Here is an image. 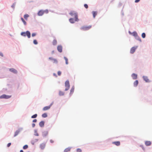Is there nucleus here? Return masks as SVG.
<instances>
[{
  "label": "nucleus",
  "mask_w": 152,
  "mask_h": 152,
  "mask_svg": "<svg viewBox=\"0 0 152 152\" xmlns=\"http://www.w3.org/2000/svg\"><path fill=\"white\" fill-rule=\"evenodd\" d=\"M69 14L72 16H74L75 17V21H78L79 19L78 18L77 13L75 11H72L69 13Z\"/></svg>",
  "instance_id": "obj_1"
},
{
  "label": "nucleus",
  "mask_w": 152,
  "mask_h": 152,
  "mask_svg": "<svg viewBox=\"0 0 152 152\" xmlns=\"http://www.w3.org/2000/svg\"><path fill=\"white\" fill-rule=\"evenodd\" d=\"M21 35L24 37L27 36L28 38H30L31 37L30 33L28 31H27L26 32H22L21 33Z\"/></svg>",
  "instance_id": "obj_2"
},
{
  "label": "nucleus",
  "mask_w": 152,
  "mask_h": 152,
  "mask_svg": "<svg viewBox=\"0 0 152 152\" xmlns=\"http://www.w3.org/2000/svg\"><path fill=\"white\" fill-rule=\"evenodd\" d=\"M65 84L66 87L65 91H66L69 89L70 87V85L69 81L68 80L66 81L65 82Z\"/></svg>",
  "instance_id": "obj_3"
},
{
  "label": "nucleus",
  "mask_w": 152,
  "mask_h": 152,
  "mask_svg": "<svg viewBox=\"0 0 152 152\" xmlns=\"http://www.w3.org/2000/svg\"><path fill=\"white\" fill-rule=\"evenodd\" d=\"M91 27V26H84L81 27L80 28L81 29L84 30H87L90 29Z\"/></svg>",
  "instance_id": "obj_4"
},
{
  "label": "nucleus",
  "mask_w": 152,
  "mask_h": 152,
  "mask_svg": "<svg viewBox=\"0 0 152 152\" xmlns=\"http://www.w3.org/2000/svg\"><path fill=\"white\" fill-rule=\"evenodd\" d=\"M45 12L48 13V10H46L45 11L40 10L38 12V15L39 16H42Z\"/></svg>",
  "instance_id": "obj_5"
},
{
  "label": "nucleus",
  "mask_w": 152,
  "mask_h": 152,
  "mask_svg": "<svg viewBox=\"0 0 152 152\" xmlns=\"http://www.w3.org/2000/svg\"><path fill=\"white\" fill-rule=\"evenodd\" d=\"M11 97V96L7 95L5 94H3L0 96V99H8Z\"/></svg>",
  "instance_id": "obj_6"
},
{
  "label": "nucleus",
  "mask_w": 152,
  "mask_h": 152,
  "mask_svg": "<svg viewBox=\"0 0 152 152\" xmlns=\"http://www.w3.org/2000/svg\"><path fill=\"white\" fill-rule=\"evenodd\" d=\"M49 59L51 60L52 61L53 63L54 64H57L58 63L57 60L56 58H53L52 57H50L49 58Z\"/></svg>",
  "instance_id": "obj_7"
},
{
  "label": "nucleus",
  "mask_w": 152,
  "mask_h": 152,
  "mask_svg": "<svg viewBox=\"0 0 152 152\" xmlns=\"http://www.w3.org/2000/svg\"><path fill=\"white\" fill-rule=\"evenodd\" d=\"M137 48V46H135L132 47L130 51V52L131 53L133 54L134 53V52L135 51V50Z\"/></svg>",
  "instance_id": "obj_8"
},
{
  "label": "nucleus",
  "mask_w": 152,
  "mask_h": 152,
  "mask_svg": "<svg viewBox=\"0 0 152 152\" xmlns=\"http://www.w3.org/2000/svg\"><path fill=\"white\" fill-rule=\"evenodd\" d=\"M52 105V104H51L49 106H47L44 107L43 109V110L44 111H45L49 110L50 108V107Z\"/></svg>",
  "instance_id": "obj_9"
},
{
  "label": "nucleus",
  "mask_w": 152,
  "mask_h": 152,
  "mask_svg": "<svg viewBox=\"0 0 152 152\" xmlns=\"http://www.w3.org/2000/svg\"><path fill=\"white\" fill-rule=\"evenodd\" d=\"M46 144L45 143H42L40 145V148L41 149H43L45 147Z\"/></svg>",
  "instance_id": "obj_10"
},
{
  "label": "nucleus",
  "mask_w": 152,
  "mask_h": 152,
  "mask_svg": "<svg viewBox=\"0 0 152 152\" xmlns=\"http://www.w3.org/2000/svg\"><path fill=\"white\" fill-rule=\"evenodd\" d=\"M143 78L144 80L146 82H150V80L148 79L147 77L146 76H143Z\"/></svg>",
  "instance_id": "obj_11"
},
{
  "label": "nucleus",
  "mask_w": 152,
  "mask_h": 152,
  "mask_svg": "<svg viewBox=\"0 0 152 152\" xmlns=\"http://www.w3.org/2000/svg\"><path fill=\"white\" fill-rule=\"evenodd\" d=\"M9 70L11 72H12L15 74H16L17 73V71L14 68H10L9 69Z\"/></svg>",
  "instance_id": "obj_12"
},
{
  "label": "nucleus",
  "mask_w": 152,
  "mask_h": 152,
  "mask_svg": "<svg viewBox=\"0 0 152 152\" xmlns=\"http://www.w3.org/2000/svg\"><path fill=\"white\" fill-rule=\"evenodd\" d=\"M57 50L60 52H61L62 51V47L61 45H58L57 47Z\"/></svg>",
  "instance_id": "obj_13"
},
{
  "label": "nucleus",
  "mask_w": 152,
  "mask_h": 152,
  "mask_svg": "<svg viewBox=\"0 0 152 152\" xmlns=\"http://www.w3.org/2000/svg\"><path fill=\"white\" fill-rule=\"evenodd\" d=\"M20 129H19L18 130L16 131L15 133V134L14 136V137H15L17 136L20 133Z\"/></svg>",
  "instance_id": "obj_14"
},
{
  "label": "nucleus",
  "mask_w": 152,
  "mask_h": 152,
  "mask_svg": "<svg viewBox=\"0 0 152 152\" xmlns=\"http://www.w3.org/2000/svg\"><path fill=\"white\" fill-rule=\"evenodd\" d=\"M113 144L117 146H119L120 144V141H116L113 142Z\"/></svg>",
  "instance_id": "obj_15"
},
{
  "label": "nucleus",
  "mask_w": 152,
  "mask_h": 152,
  "mask_svg": "<svg viewBox=\"0 0 152 152\" xmlns=\"http://www.w3.org/2000/svg\"><path fill=\"white\" fill-rule=\"evenodd\" d=\"M132 76L133 79L134 80L136 79L137 78V75L134 73L132 75Z\"/></svg>",
  "instance_id": "obj_16"
},
{
  "label": "nucleus",
  "mask_w": 152,
  "mask_h": 152,
  "mask_svg": "<svg viewBox=\"0 0 152 152\" xmlns=\"http://www.w3.org/2000/svg\"><path fill=\"white\" fill-rule=\"evenodd\" d=\"M39 126L41 127H43L44 126V122L43 121H42L40 122L39 123Z\"/></svg>",
  "instance_id": "obj_17"
},
{
  "label": "nucleus",
  "mask_w": 152,
  "mask_h": 152,
  "mask_svg": "<svg viewBox=\"0 0 152 152\" xmlns=\"http://www.w3.org/2000/svg\"><path fill=\"white\" fill-rule=\"evenodd\" d=\"M145 145L146 146H149L151 144V142L150 141H146L145 142Z\"/></svg>",
  "instance_id": "obj_18"
},
{
  "label": "nucleus",
  "mask_w": 152,
  "mask_h": 152,
  "mask_svg": "<svg viewBox=\"0 0 152 152\" xmlns=\"http://www.w3.org/2000/svg\"><path fill=\"white\" fill-rule=\"evenodd\" d=\"M138 83V82L137 80H136L134 83V86L136 87Z\"/></svg>",
  "instance_id": "obj_19"
},
{
  "label": "nucleus",
  "mask_w": 152,
  "mask_h": 152,
  "mask_svg": "<svg viewBox=\"0 0 152 152\" xmlns=\"http://www.w3.org/2000/svg\"><path fill=\"white\" fill-rule=\"evenodd\" d=\"M93 16L94 18H95L96 16L97 15V12H96L93 11L92 12Z\"/></svg>",
  "instance_id": "obj_20"
},
{
  "label": "nucleus",
  "mask_w": 152,
  "mask_h": 152,
  "mask_svg": "<svg viewBox=\"0 0 152 152\" xmlns=\"http://www.w3.org/2000/svg\"><path fill=\"white\" fill-rule=\"evenodd\" d=\"M52 43L53 45H56L57 43V41L55 39H54Z\"/></svg>",
  "instance_id": "obj_21"
},
{
  "label": "nucleus",
  "mask_w": 152,
  "mask_h": 152,
  "mask_svg": "<svg viewBox=\"0 0 152 152\" xmlns=\"http://www.w3.org/2000/svg\"><path fill=\"white\" fill-rule=\"evenodd\" d=\"M70 149H71V148H70L69 147V148H67L64 150V152H67L68 151H69L70 150Z\"/></svg>",
  "instance_id": "obj_22"
},
{
  "label": "nucleus",
  "mask_w": 152,
  "mask_h": 152,
  "mask_svg": "<svg viewBox=\"0 0 152 152\" xmlns=\"http://www.w3.org/2000/svg\"><path fill=\"white\" fill-rule=\"evenodd\" d=\"M69 21L71 23H74L75 22V20L73 18H70L69 19Z\"/></svg>",
  "instance_id": "obj_23"
},
{
  "label": "nucleus",
  "mask_w": 152,
  "mask_h": 152,
  "mask_svg": "<svg viewBox=\"0 0 152 152\" xmlns=\"http://www.w3.org/2000/svg\"><path fill=\"white\" fill-rule=\"evenodd\" d=\"M29 15L28 14H26L24 15V17L25 19L27 20V18L29 17Z\"/></svg>",
  "instance_id": "obj_24"
},
{
  "label": "nucleus",
  "mask_w": 152,
  "mask_h": 152,
  "mask_svg": "<svg viewBox=\"0 0 152 152\" xmlns=\"http://www.w3.org/2000/svg\"><path fill=\"white\" fill-rule=\"evenodd\" d=\"M21 19L22 20V21L24 25H26V21L24 20L23 19V18H21Z\"/></svg>",
  "instance_id": "obj_25"
},
{
  "label": "nucleus",
  "mask_w": 152,
  "mask_h": 152,
  "mask_svg": "<svg viewBox=\"0 0 152 152\" xmlns=\"http://www.w3.org/2000/svg\"><path fill=\"white\" fill-rule=\"evenodd\" d=\"M59 94L60 96H63L64 95V93L63 91H60L59 93Z\"/></svg>",
  "instance_id": "obj_26"
},
{
  "label": "nucleus",
  "mask_w": 152,
  "mask_h": 152,
  "mask_svg": "<svg viewBox=\"0 0 152 152\" xmlns=\"http://www.w3.org/2000/svg\"><path fill=\"white\" fill-rule=\"evenodd\" d=\"M42 117L43 118H46L47 117V115L46 113H44L42 115Z\"/></svg>",
  "instance_id": "obj_27"
},
{
  "label": "nucleus",
  "mask_w": 152,
  "mask_h": 152,
  "mask_svg": "<svg viewBox=\"0 0 152 152\" xmlns=\"http://www.w3.org/2000/svg\"><path fill=\"white\" fill-rule=\"evenodd\" d=\"M64 59H65V60L66 64H68V59H67V58H66L65 57H64Z\"/></svg>",
  "instance_id": "obj_28"
},
{
  "label": "nucleus",
  "mask_w": 152,
  "mask_h": 152,
  "mask_svg": "<svg viewBox=\"0 0 152 152\" xmlns=\"http://www.w3.org/2000/svg\"><path fill=\"white\" fill-rule=\"evenodd\" d=\"M74 87L73 86L72 87V88L70 90V94L72 93L74 91Z\"/></svg>",
  "instance_id": "obj_29"
},
{
  "label": "nucleus",
  "mask_w": 152,
  "mask_h": 152,
  "mask_svg": "<svg viewBox=\"0 0 152 152\" xmlns=\"http://www.w3.org/2000/svg\"><path fill=\"white\" fill-rule=\"evenodd\" d=\"M28 146L27 145H25L23 146V149H26L28 148Z\"/></svg>",
  "instance_id": "obj_30"
},
{
  "label": "nucleus",
  "mask_w": 152,
  "mask_h": 152,
  "mask_svg": "<svg viewBox=\"0 0 152 152\" xmlns=\"http://www.w3.org/2000/svg\"><path fill=\"white\" fill-rule=\"evenodd\" d=\"M133 35L134 36L136 37H138L137 34L136 32H134L133 33Z\"/></svg>",
  "instance_id": "obj_31"
},
{
  "label": "nucleus",
  "mask_w": 152,
  "mask_h": 152,
  "mask_svg": "<svg viewBox=\"0 0 152 152\" xmlns=\"http://www.w3.org/2000/svg\"><path fill=\"white\" fill-rule=\"evenodd\" d=\"M37 114H35L31 116V118H35L37 117Z\"/></svg>",
  "instance_id": "obj_32"
},
{
  "label": "nucleus",
  "mask_w": 152,
  "mask_h": 152,
  "mask_svg": "<svg viewBox=\"0 0 152 152\" xmlns=\"http://www.w3.org/2000/svg\"><path fill=\"white\" fill-rule=\"evenodd\" d=\"M142 37L143 38H145V33H143L142 34Z\"/></svg>",
  "instance_id": "obj_33"
},
{
  "label": "nucleus",
  "mask_w": 152,
  "mask_h": 152,
  "mask_svg": "<svg viewBox=\"0 0 152 152\" xmlns=\"http://www.w3.org/2000/svg\"><path fill=\"white\" fill-rule=\"evenodd\" d=\"M33 43L35 45H37L38 44L37 42V40L36 39L34 40Z\"/></svg>",
  "instance_id": "obj_34"
},
{
  "label": "nucleus",
  "mask_w": 152,
  "mask_h": 152,
  "mask_svg": "<svg viewBox=\"0 0 152 152\" xmlns=\"http://www.w3.org/2000/svg\"><path fill=\"white\" fill-rule=\"evenodd\" d=\"M82 150L80 149L77 148V152H81Z\"/></svg>",
  "instance_id": "obj_35"
},
{
  "label": "nucleus",
  "mask_w": 152,
  "mask_h": 152,
  "mask_svg": "<svg viewBox=\"0 0 152 152\" xmlns=\"http://www.w3.org/2000/svg\"><path fill=\"white\" fill-rule=\"evenodd\" d=\"M136 38L137 39L139 40L141 42V40L140 38L138 36V37H136Z\"/></svg>",
  "instance_id": "obj_36"
},
{
  "label": "nucleus",
  "mask_w": 152,
  "mask_h": 152,
  "mask_svg": "<svg viewBox=\"0 0 152 152\" xmlns=\"http://www.w3.org/2000/svg\"><path fill=\"white\" fill-rule=\"evenodd\" d=\"M84 6L85 7V8H86V9H87L88 8V6L87 4H84Z\"/></svg>",
  "instance_id": "obj_37"
},
{
  "label": "nucleus",
  "mask_w": 152,
  "mask_h": 152,
  "mask_svg": "<svg viewBox=\"0 0 152 152\" xmlns=\"http://www.w3.org/2000/svg\"><path fill=\"white\" fill-rule=\"evenodd\" d=\"M58 75H59V76H60L61 75V71H58Z\"/></svg>",
  "instance_id": "obj_38"
},
{
  "label": "nucleus",
  "mask_w": 152,
  "mask_h": 152,
  "mask_svg": "<svg viewBox=\"0 0 152 152\" xmlns=\"http://www.w3.org/2000/svg\"><path fill=\"white\" fill-rule=\"evenodd\" d=\"M36 35V34L35 33H33L32 34V37H34Z\"/></svg>",
  "instance_id": "obj_39"
},
{
  "label": "nucleus",
  "mask_w": 152,
  "mask_h": 152,
  "mask_svg": "<svg viewBox=\"0 0 152 152\" xmlns=\"http://www.w3.org/2000/svg\"><path fill=\"white\" fill-rule=\"evenodd\" d=\"M15 6V4H13L11 6V7L14 8Z\"/></svg>",
  "instance_id": "obj_40"
},
{
  "label": "nucleus",
  "mask_w": 152,
  "mask_h": 152,
  "mask_svg": "<svg viewBox=\"0 0 152 152\" xmlns=\"http://www.w3.org/2000/svg\"><path fill=\"white\" fill-rule=\"evenodd\" d=\"M11 143H9L7 145V147H9L10 145H11Z\"/></svg>",
  "instance_id": "obj_41"
},
{
  "label": "nucleus",
  "mask_w": 152,
  "mask_h": 152,
  "mask_svg": "<svg viewBox=\"0 0 152 152\" xmlns=\"http://www.w3.org/2000/svg\"><path fill=\"white\" fill-rule=\"evenodd\" d=\"M0 56L2 57L3 56V53L1 52H0Z\"/></svg>",
  "instance_id": "obj_42"
},
{
  "label": "nucleus",
  "mask_w": 152,
  "mask_h": 152,
  "mask_svg": "<svg viewBox=\"0 0 152 152\" xmlns=\"http://www.w3.org/2000/svg\"><path fill=\"white\" fill-rule=\"evenodd\" d=\"M140 1V0H135V3H137L139 2Z\"/></svg>",
  "instance_id": "obj_43"
},
{
  "label": "nucleus",
  "mask_w": 152,
  "mask_h": 152,
  "mask_svg": "<svg viewBox=\"0 0 152 152\" xmlns=\"http://www.w3.org/2000/svg\"><path fill=\"white\" fill-rule=\"evenodd\" d=\"M37 119H34V120H33V122H37Z\"/></svg>",
  "instance_id": "obj_44"
},
{
  "label": "nucleus",
  "mask_w": 152,
  "mask_h": 152,
  "mask_svg": "<svg viewBox=\"0 0 152 152\" xmlns=\"http://www.w3.org/2000/svg\"><path fill=\"white\" fill-rule=\"evenodd\" d=\"M50 142L51 143H53L54 142V141L52 140H50Z\"/></svg>",
  "instance_id": "obj_45"
},
{
  "label": "nucleus",
  "mask_w": 152,
  "mask_h": 152,
  "mask_svg": "<svg viewBox=\"0 0 152 152\" xmlns=\"http://www.w3.org/2000/svg\"><path fill=\"white\" fill-rule=\"evenodd\" d=\"M35 126V124H32V126L33 127H34Z\"/></svg>",
  "instance_id": "obj_46"
},
{
  "label": "nucleus",
  "mask_w": 152,
  "mask_h": 152,
  "mask_svg": "<svg viewBox=\"0 0 152 152\" xmlns=\"http://www.w3.org/2000/svg\"><path fill=\"white\" fill-rule=\"evenodd\" d=\"M53 75L56 77H57V75L56 73H54Z\"/></svg>",
  "instance_id": "obj_47"
},
{
  "label": "nucleus",
  "mask_w": 152,
  "mask_h": 152,
  "mask_svg": "<svg viewBox=\"0 0 152 152\" xmlns=\"http://www.w3.org/2000/svg\"><path fill=\"white\" fill-rule=\"evenodd\" d=\"M20 152H23V150H20Z\"/></svg>",
  "instance_id": "obj_48"
}]
</instances>
